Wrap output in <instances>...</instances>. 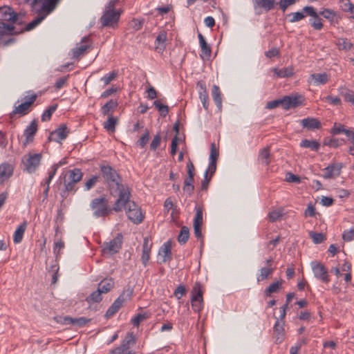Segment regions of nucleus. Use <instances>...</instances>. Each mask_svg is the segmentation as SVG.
I'll use <instances>...</instances> for the list:
<instances>
[{"mask_svg":"<svg viewBox=\"0 0 354 354\" xmlns=\"http://www.w3.org/2000/svg\"><path fill=\"white\" fill-rule=\"evenodd\" d=\"M102 292L100 290L93 292L88 297H86V301L88 304H91L93 303H98L102 301Z\"/></svg>","mask_w":354,"mask_h":354,"instance_id":"nucleus-42","label":"nucleus"},{"mask_svg":"<svg viewBox=\"0 0 354 354\" xmlns=\"http://www.w3.org/2000/svg\"><path fill=\"white\" fill-rule=\"evenodd\" d=\"M62 0H24L27 3H29L32 8L38 3H41L39 12H43L45 15H48L53 12L57 6L59 5Z\"/></svg>","mask_w":354,"mask_h":354,"instance_id":"nucleus-11","label":"nucleus"},{"mask_svg":"<svg viewBox=\"0 0 354 354\" xmlns=\"http://www.w3.org/2000/svg\"><path fill=\"white\" fill-rule=\"evenodd\" d=\"M272 71L280 78L289 77L294 74V68L292 66H288L281 69L274 68H272Z\"/></svg>","mask_w":354,"mask_h":354,"instance_id":"nucleus-30","label":"nucleus"},{"mask_svg":"<svg viewBox=\"0 0 354 354\" xmlns=\"http://www.w3.org/2000/svg\"><path fill=\"white\" fill-rule=\"evenodd\" d=\"M89 37H84L81 42L77 44L76 46L73 49V57L78 59L81 55H84L89 47Z\"/></svg>","mask_w":354,"mask_h":354,"instance_id":"nucleus-19","label":"nucleus"},{"mask_svg":"<svg viewBox=\"0 0 354 354\" xmlns=\"http://www.w3.org/2000/svg\"><path fill=\"white\" fill-rule=\"evenodd\" d=\"M90 322L91 319H88L84 317H80L77 318H73L71 317V325L76 326L79 328L84 327Z\"/></svg>","mask_w":354,"mask_h":354,"instance_id":"nucleus-44","label":"nucleus"},{"mask_svg":"<svg viewBox=\"0 0 354 354\" xmlns=\"http://www.w3.org/2000/svg\"><path fill=\"white\" fill-rule=\"evenodd\" d=\"M300 147L303 148H308L310 149L312 151H317L319 149L320 144L318 141L313 140H303L300 142Z\"/></svg>","mask_w":354,"mask_h":354,"instance_id":"nucleus-33","label":"nucleus"},{"mask_svg":"<svg viewBox=\"0 0 354 354\" xmlns=\"http://www.w3.org/2000/svg\"><path fill=\"white\" fill-rule=\"evenodd\" d=\"M98 180V176H93L91 178H89L84 185V190L88 191L92 189Z\"/></svg>","mask_w":354,"mask_h":354,"instance_id":"nucleus-57","label":"nucleus"},{"mask_svg":"<svg viewBox=\"0 0 354 354\" xmlns=\"http://www.w3.org/2000/svg\"><path fill=\"white\" fill-rule=\"evenodd\" d=\"M342 167L343 165L340 162L329 165L323 169V178L325 179L335 178L340 175Z\"/></svg>","mask_w":354,"mask_h":354,"instance_id":"nucleus-16","label":"nucleus"},{"mask_svg":"<svg viewBox=\"0 0 354 354\" xmlns=\"http://www.w3.org/2000/svg\"><path fill=\"white\" fill-rule=\"evenodd\" d=\"M191 304L195 312H200L203 308V291L199 282H196L192 288Z\"/></svg>","mask_w":354,"mask_h":354,"instance_id":"nucleus-10","label":"nucleus"},{"mask_svg":"<svg viewBox=\"0 0 354 354\" xmlns=\"http://www.w3.org/2000/svg\"><path fill=\"white\" fill-rule=\"evenodd\" d=\"M310 24L315 30H320L323 28L322 19L319 17V13L317 17H313V19H310Z\"/></svg>","mask_w":354,"mask_h":354,"instance_id":"nucleus-51","label":"nucleus"},{"mask_svg":"<svg viewBox=\"0 0 354 354\" xmlns=\"http://www.w3.org/2000/svg\"><path fill=\"white\" fill-rule=\"evenodd\" d=\"M323 100L334 106H340L342 104V100L337 96L327 95L323 98Z\"/></svg>","mask_w":354,"mask_h":354,"instance_id":"nucleus-54","label":"nucleus"},{"mask_svg":"<svg viewBox=\"0 0 354 354\" xmlns=\"http://www.w3.org/2000/svg\"><path fill=\"white\" fill-rule=\"evenodd\" d=\"M46 15H44L36 17L31 22L28 23L24 28H21V30H23V32L24 31H30L32 30L38 26L46 18Z\"/></svg>","mask_w":354,"mask_h":354,"instance_id":"nucleus-43","label":"nucleus"},{"mask_svg":"<svg viewBox=\"0 0 354 354\" xmlns=\"http://www.w3.org/2000/svg\"><path fill=\"white\" fill-rule=\"evenodd\" d=\"M284 326L285 322H281L279 319H277L273 327L274 336L277 344H281L284 339L286 334Z\"/></svg>","mask_w":354,"mask_h":354,"instance_id":"nucleus-20","label":"nucleus"},{"mask_svg":"<svg viewBox=\"0 0 354 354\" xmlns=\"http://www.w3.org/2000/svg\"><path fill=\"white\" fill-rule=\"evenodd\" d=\"M120 12L116 10L105 8V10L100 18L102 26H113L117 24L120 18Z\"/></svg>","mask_w":354,"mask_h":354,"instance_id":"nucleus-14","label":"nucleus"},{"mask_svg":"<svg viewBox=\"0 0 354 354\" xmlns=\"http://www.w3.org/2000/svg\"><path fill=\"white\" fill-rule=\"evenodd\" d=\"M212 179V176L207 175V171L205 172L204 179L201 182V189L202 191H206L208 189L209 182Z\"/></svg>","mask_w":354,"mask_h":354,"instance_id":"nucleus-63","label":"nucleus"},{"mask_svg":"<svg viewBox=\"0 0 354 354\" xmlns=\"http://www.w3.org/2000/svg\"><path fill=\"white\" fill-rule=\"evenodd\" d=\"M283 280L275 281L271 283L266 290L265 295L266 297H270L272 293L277 292L281 288Z\"/></svg>","mask_w":354,"mask_h":354,"instance_id":"nucleus-36","label":"nucleus"},{"mask_svg":"<svg viewBox=\"0 0 354 354\" xmlns=\"http://www.w3.org/2000/svg\"><path fill=\"white\" fill-rule=\"evenodd\" d=\"M37 97V95L35 93H32L30 96H26L24 97L25 101L23 103L18 106H15V109L10 113V117L13 118L16 114H18L20 116L27 115L30 111L31 106L36 101Z\"/></svg>","mask_w":354,"mask_h":354,"instance_id":"nucleus-9","label":"nucleus"},{"mask_svg":"<svg viewBox=\"0 0 354 354\" xmlns=\"http://www.w3.org/2000/svg\"><path fill=\"white\" fill-rule=\"evenodd\" d=\"M14 166L8 162L0 164V185L7 181L13 174Z\"/></svg>","mask_w":354,"mask_h":354,"instance_id":"nucleus-17","label":"nucleus"},{"mask_svg":"<svg viewBox=\"0 0 354 354\" xmlns=\"http://www.w3.org/2000/svg\"><path fill=\"white\" fill-rule=\"evenodd\" d=\"M310 265L316 279L325 283H328L330 281L328 269L324 264L317 261H312Z\"/></svg>","mask_w":354,"mask_h":354,"instance_id":"nucleus-13","label":"nucleus"},{"mask_svg":"<svg viewBox=\"0 0 354 354\" xmlns=\"http://www.w3.org/2000/svg\"><path fill=\"white\" fill-rule=\"evenodd\" d=\"M132 295V289L127 288L124 290L108 308L104 315L105 317L109 319L113 317L120 309L126 301L131 299Z\"/></svg>","mask_w":354,"mask_h":354,"instance_id":"nucleus-8","label":"nucleus"},{"mask_svg":"<svg viewBox=\"0 0 354 354\" xmlns=\"http://www.w3.org/2000/svg\"><path fill=\"white\" fill-rule=\"evenodd\" d=\"M196 214L194 218V225H202L203 224V207L200 205H196L195 207Z\"/></svg>","mask_w":354,"mask_h":354,"instance_id":"nucleus-46","label":"nucleus"},{"mask_svg":"<svg viewBox=\"0 0 354 354\" xmlns=\"http://www.w3.org/2000/svg\"><path fill=\"white\" fill-rule=\"evenodd\" d=\"M37 122L34 120L30 124L26 127L24 130V136L26 138V142L28 143L32 141L34 136L37 133Z\"/></svg>","mask_w":354,"mask_h":354,"instance_id":"nucleus-26","label":"nucleus"},{"mask_svg":"<svg viewBox=\"0 0 354 354\" xmlns=\"http://www.w3.org/2000/svg\"><path fill=\"white\" fill-rule=\"evenodd\" d=\"M122 236L118 234L117 236L109 242H104L102 252L104 254H114L119 252L122 248Z\"/></svg>","mask_w":354,"mask_h":354,"instance_id":"nucleus-12","label":"nucleus"},{"mask_svg":"<svg viewBox=\"0 0 354 354\" xmlns=\"http://www.w3.org/2000/svg\"><path fill=\"white\" fill-rule=\"evenodd\" d=\"M342 239L345 241L354 240V227L350 230H344L342 234Z\"/></svg>","mask_w":354,"mask_h":354,"instance_id":"nucleus-60","label":"nucleus"},{"mask_svg":"<svg viewBox=\"0 0 354 354\" xmlns=\"http://www.w3.org/2000/svg\"><path fill=\"white\" fill-rule=\"evenodd\" d=\"M283 214V209L280 208L278 209H274L270 212L268 214L270 221L272 222H275L278 221Z\"/></svg>","mask_w":354,"mask_h":354,"instance_id":"nucleus-50","label":"nucleus"},{"mask_svg":"<svg viewBox=\"0 0 354 354\" xmlns=\"http://www.w3.org/2000/svg\"><path fill=\"white\" fill-rule=\"evenodd\" d=\"M136 344V338L134 335L132 333H129L122 340L120 346L122 348H124V350H129L131 346H133Z\"/></svg>","mask_w":354,"mask_h":354,"instance_id":"nucleus-37","label":"nucleus"},{"mask_svg":"<svg viewBox=\"0 0 354 354\" xmlns=\"http://www.w3.org/2000/svg\"><path fill=\"white\" fill-rule=\"evenodd\" d=\"M160 141H161L160 135L159 133H158L153 137V138L150 144L151 149L153 151H156V149L160 146Z\"/></svg>","mask_w":354,"mask_h":354,"instance_id":"nucleus-61","label":"nucleus"},{"mask_svg":"<svg viewBox=\"0 0 354 354\" xmlns=\"http://www.w3.org/2000/svg\"><path fill=\"white\" fill-rule=\"evenodd\" d=\"M254 9L263 8L266 11L272 10L277 3L275 0H252Z\"/></svg>","mask_w":354,"mask_h":354,"instance_id":"nucleus-23","label":"nucleus"},{"mask_svg":"<svg viewBox=\"0 0 354 354\" xmlns=\"http://www.w3.org/2000/svg\"><path fill=\"white\" fill-rule=\"evenodd\" d=\"M149 318L148 313H138L131 319V323L134 326H138L142 321Z\"/></svg>","mask_w":354,"mask_h":354,"instance_id":"nucleus-49","label":"nucleus"},{"mask_svg":"<svg viewBox=\"0 0 354 354\" xmlns=\"http://www.w3.org/2000/svg\"><path fill=\"white\" fill-rule=\"evenodd\" d=\"M166 40H167V32L165 30H162L159 32L156 38L155 41V48L156 50L161 53L166 48Z\"/></svg>","mask_w":354,"mask_h":354,"instance_id":"nucleus-24","label":"nucleus"},{"mask_svg":"<svg viewBox=\"0 0 354 354\" xmlns=\"http://www.w3.org/2000/svg\"><path fill=\"white\" fill-rule=\"evenodd\" d=\"M303 100L304 97L300 95H286L283 98L268 102L266 108L272 109L281 106L283 109L288 110L301 105Z\"/></svg>","mask_w":354,"mask_h":354,"instance_id":"nucleus-5","label":"nucleus"},{"mask_svg":"<svg viewBox=\"0 0 354 354\" xmlns=\"http://www.w3.org/2000/svg\"><path fill=\"white\" fill-rule=\"evenodd\" d=\"M69 133L70 131L66 125L62 124L57 129L50 133L48 140L50 141L60 142L62 140L66 138Z\"/></svg>","mask_w":354,"mask_h":354,"instance_id":"nucleus-15","label":"nucleus"},{"mask_svg":"<svg viewBox=\"0 0 354 354\" xmlns=\"http://www.w3.org/2000/svg\"><path fill=\"white\" fill-rule=\"evenodd\" d=\"M26 226V222H24L16 229L13 234V241L15 243H19L22 241Z\"/></svg>","mask_w":354,"mask_h":354,"instance_id":"nucleus-31","label":"nucleus"},{"mask_svg":"<svg viewBox=\"0 0 354 354\" xmlns=\"http://www.w3.org/2000/svg\"><path fill=\"white\" fill-rule=\"evenodd\" d=\"M339 93L342 95L344 101L351 103L354 106V91L348 88L346 86H340L338 88Z\"/></svg>","mask_w":354,"mask_h":354,"instance_id":"nucleus-27","label":"nucleus"},{"mask_svg":"<svg viewBox=\"0 0 354 354\" xmlns=\"http://www.w3.org/2000/svg\"><path fill=\"white\" fill-rule=\"evenodd\" d=\"M42 155L41 153L28 152L21 158L24 171L28 174L35 173L41 165Z\"/></svg>","mask_w":354,"mask_h":354,"instance_id":"nucleus-7","label":"nucleus"},{"mask_svg":"<svg viewBox=\"0 0 354 354\" xmlns=\"http://www.w3.org/2000/svg\"><path fill=\"white\" fill-rule=\"evenodd\" d=\"M117 76V73L113 71L109 74H106L101 78V81L104 85L109 84L114 78Z\"/></svg>","mask_w":354,"mask_h":354,"instance_id":"nucleus-62","label":"nucleus"},{"mask_svg":"<svg viewBox=\"0 0 354 354\" xmlns=\"http://www.w3.org/2000/svg\"><path fill=\"white\" fill-rule=\"evenodd\" d=\"M189 237V230L187 226H183L178 236V241L183 245L187 243Z\"/></svg>","mask_w":354,"mask_h":354,"instance_id":"nucleus-39","label":"nucleus"},{"mask_svg":"<svg viewBox=\"0 0 354 354\" xmlns=\"http://www.w3.org/2000/svg\"><path fill=\"white\" fill-rule=\"evenodd\" d=\"M53 319L62 325H71V317L69 316H55Z\"/></svg>","mask_w":354,"mask_h":354,"instance_id":"nucleus-59","label":"nucleus"},{"mask_svg":"<svg viewBox=\"0 0 354 354\" xmlns=\"http://www.w3.org/2000/svg\"><path fill=\"white\" fill-rule=\"evenodd\" d=\"M57 108V104H53L48 107V109H46L41 115V120L43 122L44 121H48L50 120L51 116L53 113L56 111Z\"/></svg>","mask_w":354,"mask_h":354,"instance_id":"nucleus-47","label":"nucleus"},{"mask_svg":"<svg viewBox=\"0 0 354 354\" xmlns=\"http://www.w3.org/2000/svg\"><path fill=\"white\" fill-rule=\"evenodd\" d=\"M301 124L308 130L318 129L321 128L320 121L315 118H306L301 120Z\"/></svg>","mask_w":354,"mask_h":354,"instance_id":"nucleus-25","label":"nucleus"},{"mask_svg":"<svg viewBox=\"0 0 354 354\" xmlns=\"http://www.w3.org/2000/svg\"><path fill=\"white\" fill-rule=\"evenodd\" d=\"M319 15L323 16L331 23H333L337 18L336 12L334 10L328 8L320 10L319 12Z\"/></svg>","mask_w":354,"mask_h":354,"instance_id":"nucleus-41","label":"nucleus"},{"mask_svg":"<svg viewBox=\"0 0 354 354\" xmlns=\"http://www.w3.org/2000/svg\"><path fill=\"white\" fill-rule=\"evenodd\" d=\"M340 50H350L352 44L346 39H339L337 43Z\"/></svg>","mask_w":354,"mask_h":354,"instance_id":"nucleus-56","label":"nucleus"},{"mask_svg":"<svg viewBox=\"0 0 354 354\" xmlns=\"http://www.w3.org/2000/svg\"><path fill=\"white\" fill-rule=\"evenodd\" d=\"M310 77L314 80V84L316 85L325 84L329 80V77L326 73H313L310 75Z\"/></svg>","mask_w":354,"mask_h":354,"instance_id":"nucleus-32","label":"nucleus"},{"mask_svg":"<svg viewBox=\"0 0 354 354\" xmlns=\"http://www.w3.org/2000/svg\"><path fill=\"white\" fill-rule=\"evenodd\" d=\"M186 293V288L185 286L180 285L178 286L174 292V295L178 299H180L183 295Z\"/></svg>","mask_w":354,"mask_h":354,"instance_id":"nucleus-64","label":"nucleus"},{"mask_svg":"<svg viewBox=\"0 0 354 354\" xmlns=\"http://www.w3.org/2000/svg\"><path fill=\"white\" fill-rule=\"evenodd\" d=\"M212 95L217 108L219 111L222 109V97L220 88L217 85H213L212 88Z\"/></svg>","mask_w":354,"mask_h":354,"instance_id":"nucleus-29","label":"nucleus"},{"mask_svg":"<svg viewBox=\"0 0 354 354\" xmlns=\"http://www.w3.org/2000/svg\"><path fill=\"white\" fill-rule=\"evenodd\" d=\"M155 107L160 112L162 116H166L169 112V107L167 105L162 104L159 100L153 102Z\"/></svg>","mask_w":354,"mask_h":354,"instance_id":"nucleus-52","label":"nucleus"},{"mask_svg":"<svg viewBox=\"0 0 354 354\" xmlns=\"http://www.w3.org/2000/svg\"><path fill=\"white\" fill-rule=\"evenodd\" d=\"M288 17H290L289 19L290 23H295L303 19L305 17V15L303 12H296L290 13Z\"/></svg>","mask_w":354,"mask_h":354,"instance_id":"nucleus-53","label":"nucleus"},{"mask_svg":"<svg viewBox=\"0 0 354 354\" xmlns=\"http://www.w3.org/2000/svg\"><path fill=\"white\" fill-rule=\"evenodd\" d=\"M158 254L162 258V263H165L171 259V244L170 241L163 243L159 250Z\"/></svg>","mask_w":354,"mask_h":354,"instance_id":"nucleus-22","label":"nucleus"},{"mask_svg":"<svg viewBox=\"0 0 354 354\" xmlns=\"http://www.w3.org/2000/svg\"><path fill=\"white\" fill-rule=\"evenodd\" d=\"M83 176L80 169L74 168L66 173H62L60 176L61 183L64 184V189L61 192L63 198H66L69 193L75 194L77 189L76 184L80 182Z\"/></svg>","mask_w":354,"mask_h":354,"instance_id":"nucleus-4","label":"nucleus"},{"mask_svg":"<svg viewBox=\"0 0 354 354\" xmlns=\"http://www.w3.org/2000/svg\"><path fill=\"white\" fill-rule=\"evenodd\" d=\"M218 154V149L216 148L214 143H212L210 148L209 162H216Z\"/></svg>","mask_w":354,"mask_h":354,"instance_id":"nucleus-55","label":"nucleus"},{"mask_svg":"<svg viewBox=\"0 0 354 354\" xmlns=\"http://www.w3.org/2000/svg\"><path fill=\"white\" fill-rule=\"evenodd\" d=\"M100 169L102 178L108 185L110 194L114 197L118 196L115 208L118 209L124 198H127L130 188L128 185L122 183L121 177L117 171L109 165H101Z\"/></svg>","mask_w":354,"mask_h":354,"instance_id":"nucleus-1","label":"nucleus"},{"mask_svg":"<svg viewBox=\"0 0 354 354\" xmlns=\"http://www.w3.org/2000/svg\"><path fill=\"white\" fill-rule=\"evenodd\" d=\"M149 139V132L148 130H146L145 133L140 137V138L137 141V145L140 146L141 148H144L147 143L148 142Z\"/></svg>","mask_w":354,"mask_h":354,"instance_id":"nucleus-58","label":"nucleus"},{"mask_svg":"<svg viewBox=\"0 0 354 354\" xmlns=\"http://www.w3.org/2000/svg\"><path fill=\"white\" fill-rule=\"evenodd\" d=\"M90 207L93 211V216L96 218L105 217L110 214L113 207L109 205V201L104 196L94 198L91 201Z\"/></svg>","mask_w":354,"mask_h":354,"instance_id":"nucleus-6","label":"nucleus"},{"mask_svg":"<svg viewBox=\"0 0 354 354\" xmlns=\"http://www.w3.org/2000/svg\"><path fill=\"white\" fill-rule=\"evenodd\" d=\"M113 279L106 278L99 283L97 289L100 290L102 293H107L113 288Z\"/></svg>","mask_w":354,"mask_h":354,"instance_id":"nucleus-28","label":"nucleus"},{"mask_svg":"<svg viewBox=\"0 0 354 354\" xmlns=\"http://www.w3.org/2000/svg\"><path fill=\"white\" fill-rule=\"evenodd\" d=\"M330 133L333 136L344 133L347 136L350 133V130L345 129L344 126L340 123H335L333 127L330 129Z\"/></svg>","mask_w":354,"mask_h":354,"instance_id":"nucleus-38","label":"nucleus"},{"mask_svg":"<svg viewBox=\"0 0 354 354\" xmlns=\"http://www.w3.org/2000/svg\"><path fill=\"white\" fill-rule=\"evenodd\" d=\"M259 161L265 165H268L270 163V147H267L261 149L259 154Z\"/></svg>","mask_w":354,"mask_h":354,"instance_id":"nucleus-34","label":"nucleus"},{"mask_svg":"<svg viewBox=\"0 0 354 354\" xmlns=\"http://www.w3.org/2000/svg\"><path fill=\"white\" fill-rule=\"evenodd\" d=\"M19 14L8 6L0 7V36L17 35L22 33L23 30H17L14 24L18 22Z\"/></svg>","mask_w":354,"mask_h":354,"instance_id":"nucleus-2","label":"nucleus"},{"mask_svg":"<svg viewBox=\"0 0 354 354\" xmlns=\"http://www.w3.org/2000/svg\"><path fill=\"white\" fill-rule=\"evenodd\" d=\"M274 271V267H263L260 270V273L257 275V281H262L266 280L268 277L272 274Z\"/></svg>","mask_w":354,"mask_h":354,"instance_id":"nucleus-35","label":"nucleus"},{"mask_svg":"<svg viewBox=\"0 0 354 354\" xmlns=\"http://www.w3.org/2000/svg\"><path fill=\"white\" fill-rule=\"evenodd\" d=\"M118 105L117 100H110L102 107V113L104 115H109L111 111L114 110Z\"/></svg>","mask_w":354,"mask_h":354,"instance_id":"nucleus-40","label":"nucleus"},{"mask_svg":"<svg viewBox=\"0 0 354 354\" xmlns=\"http://www.w3.org/2000/svg\"><path fill=\"white\" fill-rule=\"evenodd\" d=\"M118 120L113 116L109 117L108 120L104 123V128L111 132H114Z\"/></svg>","mask_w":354,"mask_h":354,"instance_id":"nucleus-45","label":"nucleus"},{"mask_svg":"<svg viewBox=\"0 0 354 354\" xmlns=\"http://www.w3.org/2000/svg\"><path fill=\"white\" fill-rule=\"evenodd\" d=\"M198 37L201 47L200 57L203 60H208L211 57L212 48L201 33L198 32Z\"/></svg>","mask_w":354,"mask_h":354,"instance_id":"nucleus-18","label":"nucleus"},{"mask_svg":"<svg viewBox=\"0 0 354 354\" xmlns=\"http://www.w3.org/2000/svg\"><path fill=\"white\" fill-rule=\"evenodd\" d=\"M196 88L198 90L199 98L203 104V106L205 110H207L209 97L205 82L203 80L198 81L196 84Z\"/></svg>","mask_w":354,"mask_h":354,"instance_id":"nucleus-21","label":"nucleus"},{"mask_svg":"<svg viewBox=\"0 0 354 354\" xmlns=\"http://www.w3.org/2000/svg\"><path fill=\"white\" fill-rule=\"evenodd\" d=\"M309 235L315 244L321 243L326 240V236L323 233L310 232Z\"/></svg>","mask_w":354,"mask_h":354,"instance_id":"nucleus-48","label":"nucleus"},{"mask_svg":"<svg viewBox=\"0 0 354 354\" xmlns=\"http://www.w3.org/2000/svg\"><path fill=\"white\" fill-rule=\"evenodd\" d=\"M127 196H128L127 200L124 198V200L122 202L120 207L119 206L118 209L115 208V201L113 205V209L116 212H120L123 209H126L127 216L130 221H131L135 224L140 223L143 221L144 216L141 212V209L138 207V205L133 201L130 199L131 189L129 190V194Z\"/></svg>","mask_w":354,"mask_h":354,"instance_id":"nucleus-3","label":"nucleus"}]
</instances>
